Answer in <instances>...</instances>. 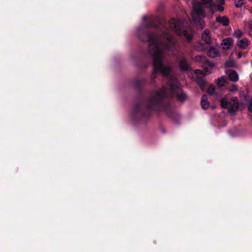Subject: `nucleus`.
I'll list each match as a JSON object with an SVG mask.
<instances>
[{"mask_svg": "<svg viewBox=\"0 0 252 252\" xmlns=\"http://www.w3.org/2000/svg\"><path fill=\"white\" fill-rule=\"evenodd\" d=\"M155 26L154 20L150 19L144 22L137 29V33L140 39L148 42V50L153 59V70L151 76L153 79H155L158 73L165 76L169 74L171 66L164 65L163 59L169 52L172 53L176 51L178 46V43L173 39L164 24L161 25L162 32L159 36L152 32H148L146 33L145 38L142 37L141 34L145 29Z\"/></svg>", "mask_w": 252, "mask_h": 252, "instance_id": "nucleus-1", "label": "nucleus"}, {"mask_svg": "<svg viewBox=\"0 0 252 252\" xmlns=\"http://www.w3.org/2000/svg\"><path fill=\"white\" fill-rule=\"evenodd\" d=\"M169 89L162 88L159 91L155 92L148 101L147 105L151 110L161 111L164 109L162 105L163 100L166 96H176L180 101H183L187 98V95L182 90L180 83L176 78L171 77L167 82Z\"/></svg>", "mask_w": 252, "mask_h": 252, "instance_id": "nucleus-2", "label": "nucleus"}, {"mask_svg": "<svg viewBox=\"0 0 252 252\" xmlns=\"http://www.w3.org/2000/svg\"><path fill=\"white\" fill-rule=\"evenodd\" d=\"M191 3L193 8L191 13L192 21L198 28L202 29L205 26V23L202 18L206 17L204 6L197 0H192Z\"/></svg>", "mask_w": 252, "mask_h": 252, "instance_id": "nucleus-3", "label": "nucleus"}, {"mask_svg": "<svg viewBox=\"0 0 252 252\" xmlns=\"http://www.w3.org/2000/svg\"><path fill=\"white\" fill-rule=\"evenodd\" d=\"M185 22L175 19H172L169 21L170 28L179 36H184L186 39L189 41L192 38V31L191 30L188 31L182 29L184 28Z\"/></svg>", "mask_w": 252, "mask_h": 252, "instance_id": "nucleus-4", "label": "nucleus"}, {"mask_svg": "<svg viewBox=\"0 0 252 252\" xmlns=\"http://www.w3.org/2000/svg\"><path fill=\"white\" fill-rule=\"evenodd\" d=\"M221 107L223 108H227L229 113H234L237 110L239 103L237 97H233L231 100H228L223 97L220 100Z\"/></svg>", "mask_w": 252, "mask_h": 252, "instance_id": "nucleus-5", "label": "nucleus"}, {"mask_svg": "<svg viewBox=\"0 0 252 252\" xmlns=\"http://www.w3.org/2000/svg\"><path fill=\"white\" fill-rule=\"evenodd\" d=\"M221 4H216L214 3H212L210 4L209 6V10L211 12V15L210 17H209V18H211L212 17L213 14L217 11H222L224 10L223 7H222Z\"/></svg>", "mask_w": 252, "mask_h": 252, "instance_id": "nucleus-6", "label": "nucleus"}, {"mask_svg": "<svg viewBox=\"0 0 252 252\" xmlns=\"http://www.w3.org/2000/svg\"><path fill=\"white\" fill-rule=\"evenodd\" d=\"M251 44V41L247 38H244L237 41V46L242 49H247Z\"/></svg>", "mask_w": 252, "mask_h": 252, "instance_id": "nucleus-7", "label": "nucleus"}, {"mask_svg": "<svg viewBox=\"0 0 252 252\" xmlns=\"http://www.w3.org/2000/svg\"><path fill=\"white\" fill-rule=\"evenodd\" d=\"M201 38L206 44H210L211 43V35L210 32L208 29H206L203 31Z\"/></svg>", "mask_w": 252, "mask_h": 252, "instance_id": "nucleus-8", "label": "nucleus"}, {"mask_svg": "<svg viewBox=\"0 0 252 252\" xmlns=\"http://www.w3.org/2000/svg\"><path fill=\"white\" fill-rule=\"evenodd\" d=\"M194 60L197 62H201L206 64V66H209L210 68H213L214 67V64L211 62H209L205 57L198 55L195 57Z\"/></svg>", "mask_w": 252, "mask_h": 252, "instance_id": "nucleus-9", "label": "nucleus"}, {"mask_svg": "<svg viewBox=\"0 0 252 252\" xmlns=\"http://www.w3.org/2000/svg\"><path fill=\"white\" fill-rule=\"evenodd\" d=\"M234 41L232 38H226L223 39L221 43L222 48L224 50H227L230 48V47L233 44Z\"/></svg>", "mask_w": 252, "mask_h": 252, "instance_id": "nucleus-10", "label": "nucleus"}, {"mask_svg": "<svg viewBox=\"0 0 252 252\" xmlns=\"http://www.w3.org/2000/svg\"><path fill=\"white\" fill-rule=\"evenodd\" d=\"M229 79L233 82H236L238 80V75L236 72L233 70H229L227 71Z\"/></svg>", "mask_w": 252, "mask_h": 252, "instance_id": "nucleus-11", "label": "nucleus"}, {"mask_svg": "<svg viewBox=\"0 0 252 252\" xmlns=\"http://www.w3.org/2000/svg\"><path fill=\"white\" fill-rule=\"evenodd\" d=\"M179 66L181 70L184 71H188L190 69L189 64L185 59L182 60L179 62Z\"/></svg>", "mask_w": 252, "mask_h": 252, "instance_id": "nucleus-12", "label": "nucleus"}, {"mask_svg": "<svg viewBox=\"0 0 252 252\" xmlns=\"http://www.w3.org/2000/svg\"><path fill=\"white\" fill-rule=\"evenodd\" d=\"M216 21L224 26H226L229 24V20L226 16L217 17L216 18Z\"/></svg>", "mask_w": 252, "mask_h": 252, "instance_id": "nucleus-13", "label": "nucleus"}, {"mask_svg": "<svg viewBox=\"0 0 252 252\" xmlns=\"http://www.w3.org/2000/svg\"><path fill=\"white\" fill-rule=\"evenodd\" d=\"M201 105L203 109H206L209 108V103L208 101L207 97L206 94L203 95L201 97Z\"/></svg>", "mask_w": 252, "mask_h": 252, "instance_id": "nucleus-14", "label": "nucleus"}, {"mask_svg": "<svg viewBox=\"0 0 252 252\" xmlns=\"http://www.w3.org/2000/svg\"><path fill=\"white\" fill-rule=\"evenodd\" d=\"M219 54V51L214 47H211L207 52L208 56L210 58H215Z\"/></svg>", "mask_w": 252, "mask_h": 252, "instance_id": "nucleus-15", "label": "nucleus"}, {"mask_svg": "<svg viewBox=\"0 0 252 252\" xmlns=\"http://www.w3.org/2000/svg\"><path fill=\"white\" fill-rule=\"evenodd\" d=\"M209 68L211 69L209 66H207L206 67H205L204 68L203 70H200V69L194 70V73L196 74L206 75L208 73H211L210 71H209Z\"/></svg>", "mask_w": 252, "mask_h": 252, "instance_id": "nucleus-16", "label": "nucleus"}, {"mask_svg": "<svg viewBox=\"0 0 252 252\" xmlns=\"http://www.w3.org/2000/svg\"><path fill=\"white\" fill-rule=\"evenodd\" d=\"M194 49L199 51L202 52L205 50V47L204 44L201 43H197L195 45H194Z\"/></svg>", "mask_w": 252, "mask_h": 252, "instance_id": "nucleus-17", "label": "nucleus"}, {"mask_svg": "<svg viewBox=\"0 0 252 252\" xmlns=\"http://www.w3.org/2000/svg\"><path fill=\"white\" fill-rule=\"evenodd\" d=\"M225 80L223 77H220L217 80V84L218 86L222 87L225 85Z\"/></svg>", "mask_w": 252, "mask_h": 252, "instance_id": "nucleus-18", "label": "nucleus"}, {"mask_svg": "<svg viewBox=\"0 0 252 252\" xmlns=\"http://www.w3.org/2000/svg\"><path fill=\"white\" fill-rule=\"evenodd\" d=\"M244 34V32L239 29L235 30L233 33V36L236 38H240Z\"/></svg>", "mask_w": 252, "mask_h": 252, "instance_id": "nucleus-19", "label": "nucleus"}, {"mask_svg": "<svg viewBox=\"0 0 252 252\" xmlns=\"http://www.w3.org/2000/svg\"><path fill=\"white\" fill-rule=\"evenodd\" d=\"M197 82L199 85L201 90H203L205 84V81L202 78H198L197 79Z\"/></svg>", "mask_w": 252, "mask_h": 252, "instance_id": "nucleus-20", "label": "nucleus"}, {"mask_svg": "<svg viewBox=\"0 0 252 252\" xmlns=\"http://www.w3.org/2000/svg\"><path fill=\"white\" fill-rule=\"evenodd\" d=\"M234 1L235 7L240 8L243 5L244 0H234Z\"/></svg>", "mask_w": 252, "mask_h": 252, "instance_id": "nucleus-21", "label": "nucleus"}, {"mask_svg": "<svg viewBox=\"0 0 252 252\" xmlns=\"http://www.w3.org/2000/svg\"><path fill=\"white\" fill-rule=\"evenodd\" d=\"M225 66L226 67H234L235 66V63L232 60H228L225 62Z\"/></svg>", "mask_w": 252, "mask_h": 252, "instance_id": "nucleus-22", "label": "nucleus"}, {"mask_svg": "<svg viewBox=\"0 0 252 252\" xmlns=\"http://www.w3.org/2000/svg\"><path fill=\"white\" fill-rule=\"evenodd\" d=\"M208 93L210 95H213L216 93L215 87L213 85H210L207 90Z\"/></svg>", "mask_w": 252, "mask_h": 252, "instance_id": "nucleus-23", "label": "nucleus"}, {"mask_svg": "<svg viewBox=\"0 0 252 252\" xmlns=\"http://www.w3.org/2000/svg\"><path fill=\"white\" fill-rule=\"evenodd\" d=\"M237 90H238V88H237V86L234 85L231 86L229 89V91L230 92H236Z\"/></svg>", "mask_w": 252, "mask_h": 252, "instance_id": "nucleus-24", "label": "nucleus"}, {"mask_svg": "<svg viewBox=\"0 0 252 252\" xmlns=\"http://www.w3.org/2000/svg\"><path fill=\"white\" fill-rule=\"evenodd\" d=\"M248 109L250 111H252V99L249 101Z\"/></svg>", "mask_w": 252, "mask_h": 252, "instance_id": "nucleus-25", "label": "nucleus"}, {"mask_svg": "<svg viewBox=\"0 0 252 252\" xmlns=\"http://www.w3.org/2000/svg\"><path fill=\"white\" fill-rule=\"evenodd\" d=\"M202 3L204 4H210L212 0H201Z\"/></svg>", "mask_w": 252, "mask_h": 252, "instance_id": "nucleus-26", "label": "nucleus"}, {"mask_svg": "<svg viewBox=\"0 0 252 252\" xmlns=\"http://www.w3.org/2000/svg\"><path fill=\"white\" fill-rule=\"evenodd\" d=\"M242 56V53L241 52H239L237 54V57L238 58L240 59Z\"/></svg>", "mask_w": 252, "mask_h": 252, "instance_id": "nucleus-27", "label": "nucleus"}, {"mask_svg": "<svg viewBox=\"0 0 252 252\" xmlns=\"http://www.w3.org/2000/svg\"><path fill=\"white\" fill-rule=\"evenodd\" d=\"M249 28L252 30V21L249 24Z\"/></svg>", "mask_w": 252, "mask_h": 252, "instance_id": "nucleus-28", "label": "nucleus"}, {"mask_svg": "<svg viewBox=\"0 0 252 252\" xmlns=\"http://www.w3.org/2000/svg\"><path fill=\"white\" fill-rule=\"evenodd\" d=\"M221 1L220 4H224V0H220Z\"/></svg>", "mask_w": 252, "mask_h": 252, "instance_id": "nucleus-29", "label": "nucleus"}, {"mask_svg": "<svg viewBox=\"0 0 252 252\" xmlns=\"http://www.w3.org/2000/svg\"><path fill=\"white\" fill-rule=\"evenodd\" d=\"M147 17L146 16H143V20H146L147 19Z\"/></svg>", "mask_w": 252, "mask_h": 252, "instance_id": "nucleus-30", "label": "nucleus"}]
</instances>
